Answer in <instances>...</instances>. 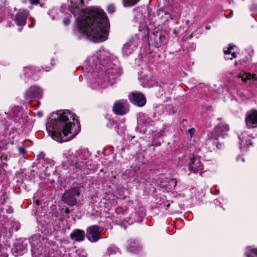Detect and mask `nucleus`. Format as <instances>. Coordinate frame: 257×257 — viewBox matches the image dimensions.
<instances>
[{"instance_id":"423d86ee","label":"nucleus","mask_w":257,"mask_h":257,"mask_svg":"<svg viewBox=\"0 0 257 257\" xmlns=\"http://www.w3.org/2000/svg\"><path fill=\"white\" fill-rule=\"evenodd\" d=\"M158 16L163 22L172 20L178 13L177 10H174L172 6L166 5L160 8L157 10Z\"/></svg>"},{"instance_id":"bf43d9fd","label":"nucleus","mask_w":257,"mask_h":257,"mask_svg":"<svg viewBox=\"0 0 257 257\" xmlns=\"http://www.w3.org/2000/svg\"><path fill=\"white\" fill-rule=\"evenodd\" d=\"M192 34L190 36V38H192Z\"/></svg>"},{"instance_id":"72a5a7b5","label":"nucleus","mask_w":257,"mask_h":257,"mask_svg":"<svg viewBox=\"0 0 257 257\" xmlns=\"http://www.w3.org/2000/svg\"><path fill=\"white\" fill-rule=\"evenodd\" d=\"M125 128L122 124H119L115 126V130L117 134L121 135L125 131Z\"/></svg>"},{"instance_id":"6e6552de","label":"nucleus","mask_w":257,"mask_h":257,"mask_svg":"<svg viewBox=\"0 0 257 257\" xmlns=\"http://www.w3.org/2000/svg\"><path fill=\"white\" fill-rule=\"evenodd\" d=\"M187 158L186 161L188 163V169L193 173H198L203 169V166L201 162L200 159L197 156L194 154L189 156H185Z\"/></svg>"},{"instance_id":"1a4fd4ad","label":"nucleus","mask_w":257,"mask_h":257,"mask_svg":"<svg viewBox=\"0 0 257 257\" xmlns=\"http://www.w3.org/2000/svg\"><path fill=\"white\" fill-rule=\"evenodd\" d=\"M42 89L37 85H32L28 88L24 93L26 100L32 101L36 99H40L43 96Z\"/></svg>"},{"instance_id":"dca6fc26","label":"nucleus","mask_w":257,"mask_h":257,"mask_svg":"<svg viewBox=\"0 0 257 257\" xmlns=\"http://www.w3.org/2000/svg\"><path fill=\"white\" fill-rule=\"evenodd\" d=\"M129 110V104L126 100H120L115 103L113 106V110L116 114L118 115H124Z\"/></svg>"},{"instance_id":"8fccbe9b","label":"nucleus","mask_w":257,"mask_h":257,"mask_svg":"<svg viewBox=\"0 0 257 257\" xmlns=\"http://www.w3.org/2000/svg\"><path fill=\"white\" fill-rule=\"evenodd\" d=\"M109 123H110V125H114L115 123V121H114V120H111L109 121Z\"/></svg>"},{"instance_id":"9b49d317","label":"nucleus","mask_w":257,"mask_h":257,"mask_svg":"<svg viewBox=\"0 0 257 257\" xmlns=\"http://www.w3.org/2000/svg\"><path fill=\"white\" fill-rule=\"evenodd\" d=\"M79 196V189L72 188L66 191L63 195V201L70 206H74L77 203V198Z\"/></svg>"},{"instance_id":"39448f33","label":"nucleus","mask_w":257,"mask_h":257,"mask_svg":"<svg viewBox=\"0 0 257 257\" xmlns=\"http://www.w3.org/2000/svg\"><path fill=\"white\" fill-rule=\"evenodd\" d=\"M31 246L32 257H48L47 248L50 242L47 237L40 235H35L29 241Z\"/></svg>"},{"instance_id":"f03ea898","label":"nucleus","mask_w":257,"mask_h":257,"mask_svg":"<svg viewBox=\"0 0 257 257\" xmlns=\"http://www.w3.org/2000/svg\"><path fill=\"white\" fill-rule=\"evenodd\" d=\"M69 11L76 18L79 32L94 42L107 40L109 29L108 20L104 12L98 8L80 11L76 5H83L84 0H69Z\"/></svg>"},{"instance_id":"e433bc0d","label":"nucleus","mask_w":257,"mask_h":257,"mask_svg":"<svg viewBox=\"0 0 257 257\" xmlns=\"http://www.w3.org/2000/svg\"><path fill=\"white\" fill-rule=\"evenodd\" d=\"M135 171H133L132 170H127L123 174V175H128L129 177H131V176H133Z\"/></svg>"},{"instance_id":"20e7f679","label":"nucleus","mask_w":257,"mask_h":257,"mask_svg":"<svg viewBox=\"0 0 257 257\" xmlns=\"http://www.w3.org/2000/svg\"><path fill=\"white\" fill-rule=\"evenodd\" d=\"M90 154L87 149L80 148L69 155V161L73 168H75L76 173L88 174L94 169L93 162L88 160Z\"/></svg>"},{"instance_id":"a211bd4d","label":"nucleus","mask_w":257,"mask_h":257,"mask_svg":"<svg viewBox=\"0 0 257 257\" xmlns=\"http://www.w3.org/2000/svg\"><path fill=\"white\" fill-rule=\"evenodd\" d=\"M28 243L26 241H18L14 243L12 249L13 254L16 256H20L23 254L27 248Z\"/></svg>"},{"instance_id":"13d9d810","label":"nucleus","mask_w":257,"mask_h":257,"mask_svg":"<svg viewBox=\"0 0 257 257\" xmlns=\"http://www.w3.org/2000/svg\"><path fill=\"white\" fill-rule=\"evenodd\" d=\"M51 64L53 65V66H54L55 65V64L54 63H53L52 62H51Z\"/></svg>"},{"instance_id":"393cba45","label":"nucleus","mask_w":257,"mask_h":257,"mask_svg":"<svg viewBox=\"0 0 257 257\" xmlns=\"http://www.w3.org/2000/svg\"><path fill=\"white\" fill-rule=\"evenodd\" d=\"M154 45L156 47L159 48L166 43V37L163 34L157 33L156 34H154Z\"/></svg>"},{"instance_id":"7ed1b4c3","label":"nucleus","mask_w":257,"mask_h":257,"mask_svg":"<svg viewBox=\"0 0 257 257\" xmlns=\"http://www.w3.org/2000/svg\"><path fill=\"white\" fill-rule=\"evenodd\" d=\"M76 117L69 110H61L53 113L46 124L49 136L60 143L73 139L80 130V123Z\"/></svg>"},{"instance_id":"2eb2a0df","label":"nucleus","mask_w":257,"mask_h":257,"mask_svg":"<svg viewBox=\"0 0 257 257\" xmlns=\"http://www.w3.org/2000/svg\"><path fill=\"white\" fill-rule=\"evenodd\" d=\"M153 123V121L149 117L148 114L144 113H139L138 118V127L141 132L145 133L147 131L146 128H144L143 125L145 126L152 125Z\"/></svg>"},{"instance_id":"5701e85b","label":"nucleus","mask_w":257,"mask_h":257,"mask_svg":"<svg viewBox=\"0 0 257 257\" xmlns=\"http://www.w3.org/2000/svg\"><path fill=\"white\" fill-rule=\"evenodd\" d=\"M23 73L25 77L28 79L32 78L35 80L38 79L36 69L33 67H25L23 68Z\"/></svg>"},{"instance_id":"6e6d98bb","label":"nucleus","mask_w":257,"mask_h":257,"mask_svg":"<svg viewBox=\"0 0 257 257\" xmlns=\"http://www.w3.org/2000/svg\"><path fill=\"white\" fill-rule=\"evenodd\" d=\"M237 65H238V62H236H236H235V63H234V65H235V66H237Z\"/></svg>"},{"instance_id":"864d4df0","label":"nucleus","mask_w":257,"mask_h":257,"mask_svg":"<svg viewBox=\"0 0 257 257\" xmlns=\"http://www.w3.org/2000/svg\"><path fill=\"white\" fill-rule=\"evenodd\" d=\"M211 29V27L210 26H206L205 27L206 30H210Z\"/></svg>"},{"instance_id":"4468645a","label":"nucleus","mask_w":257,"mask_h":257,"mask_svg":"<svg viewBox=\"0 0 257 257\" xmlns=\"http://www.w3.org/2000/svg\"><path fill=\"white\" fill-rule=\"evenodd\" d=\"M245 124L248 128L257 127V110L251 109L246 112L245 117Z\"/></svg>"},{"instance_id":"c85d7f7f","label":"nucleus","mask_w":257,"mask_h":257,"mask_svg":"<svg viewBox=\"0 0 257 257\" xmlns=\"http://www.w3.org/2000/svg\"><path fill=\"white\" fill-rule=\"evenodd\" d=\"M244 254L245 257H257V247L247 246Z\"/></svg>"},{"instance_id":"603ef678","label":"nucleus","mask_w":257,"mask_h":257,"mask_svg":"<svg viewBox=\"0 0 257 257\" xmlns=\"http://www.w3.org/2000/svg\"><path fill=\"white\" fill-rule=\"evenodd\" d=\"M55 13V10H52L51 11H50V12H49V14L50 15V14H52L53 13Z\"/></svg>"},{"instance_id":"cd10ccee","label":"nucleus","mask_w":257,"mask_h":257,"mask_svg":"<svg viewBox=\"0 0 257 257\" xmlns=\"http://www.w3.org/2000/svg\"><path fill=\"white\" fill-rule=\"evenodd\" d=\"M238 77L241 78L244 81L250 80L257 81V76L254 74H251L249 73H244V74L240 73Z\"/></svg>"},{"instance_id":"49530a36","label":"nucleus","mask_w":257,"mask_h":257,"mask_svg":"<svg viewBox=\"0 0 257 257\" xmlns=\"http://www.w3.org/2000/svg\"><path fill=\"white\" fill-rule=\"evenodd\" d=\"M216 147L218 149H221L222 148V145L220 143H219L218 142H215V143Z\"/></svg>"},{"instance_id":"79ce46f5","label":"nucleus","mask_w":257,"mask_h":257,"mask_svg":"<svg viewBox=\"0 0 257 257\" xmlns=\"http://www.w3.org/2000/svg\"><path fill=\"white\" fill-rule=\"evenodd\" d=\"M45 156V154L43 152H41L40 154L38 155V157L39 159H43L44 158Z\"/></svg>"},{"instance_id":"de8ad7c7","label":"nucleus","mask_w":257,"mask_h":257,"mask_svg":"<svg viewBox=\"0 0 257 257\" xmlns=\"http://www.w3.org/2000/svg\"><path fill=\"white\" fill-rule=\"evenodd\" d=\"M13 212V208L9 206L8 209H7V212L8 213H12Z\"/></svg>"},{"instance_id":"4c0bfd02","label":"nucleus","mask_w":257,"mask_h":257,"mask_svg":"<svg viewBox=\"0 0 257 257\" xmlns=\"http://www.w3.org/2000/svg\"><path fill=\"white\" fill-rule=\"evenodd\" d=\"M195 132V130L194 128H191L189 129L187 131V135H189L190 138H191L192 137V135L194 134Z\"/></svg>"},{"instance_id":"ea45409f","label":"nucleus","mask_w":257,"mask_h":257,"mask_svg":"<svg viewBox=\"0 0 257 257\" xmlns=\"http://www.w3.org/2000/svg\"><path fill=\"white\" fill-rule=\"evenodd\" d=\"M63 24L65 26L68 25L70 23L69 18H65L63 19Z\"/></svg>"},{"instance_id":"a18cd8bd","label":"nucleus","mask_w":257,"mask_h":257,"mask_svg":"<svg viewBox=\"0 0 257 257\" xmlns=\"http://www.w3.org/2000/svg\"><path fill=\"white\" fill-rule=\"evenodd\" d=\"M29 1H30V2L31 4H34V5L38 4L40 3V0H29Z\"/></svg>"},{"instance_id":"aec40b11","label":"nucleus","mask_w":257,"mask_h":257,"mask_svg":"<svg viewBox=\"0 0 257 257\" xmlns=\"http://www.w3.org/2000/svg\"><path fill=\"white\" fill-rule=\"evenodd\" d=\"M178 183L176 179H170L160 182L159 186L160 188L169 192L177 187Z\"/></svg>"},{"instance_id":"412c9836","label":"nucleus","mask_w":257,"mask_h":257,"mask_svg":"<svg viewBox=\"0 0 257 257\" xmlns=\"http://www.w3.org/2000/svg\"><path fill=\"white\" fill-rule=\"evenodd\" d=\"M29 12L26 10H20L16 14L15 19V23L18 26H24L26 24V20Z\"/></svg>"},{"instance_id":"09e8293b","label":"nucleus","mask_w":257,"mask_h":257,"mask_svg":"<svg viewBox=\"0 0 257 257\" xmlns=\"http://www.w3.org/2000/svg\"><path fill=\"white\" fill-rule=\"evenodd\" d=\"M237 161H239L240 160L242 162H244L245 160H244V158L243 157H242V156H239L237 158Z\"/></svg>"},{"instance_id":"c756f323","label":"nucleus","mask_w":257,"mask_h":257,"mask_svg":"<svg viewBox=\"0 0 257 257\" xmlns=\"http://www.w3.org/2000/svg\"><path fill=\"white\" fill-rule=\"evenodd\" d=\"M119 251V248L115 245H112L107 248V253L108 254H115Z\"/></svg>"},{"instance_id":"0eeeda50","label":"nucleus","mask_w":257,"mask_h":257,"mask_svg":"<svg viewBox=\"0 0 257 257\" xmlns=\"http://www.w3.org/2000/svg\"><path fill=\"white\" fill-rule=\"evenodd\" d=\"M229 130V126L224 122L216 126L213 130L208 134L209 140H217L219 137H224Z\"/></svg>"},{"instance_id":"f3484780","label":"nucleus","mask_w":257,"mask_h":257,"mask_svg":"<svg viewBox=\"0 0 257 257\" xmlns=\"http://www.w3.org/2000/svg\"><path fill=\"white\" fill-rule=\"evenodd\" d=\"M128 98L133 104L139 106H143L146 103L145 96L140 92H134L129 95Z\"/></svg>"},{"instance_id":"3c124183","label":"nucleus","mask_w":257,"mask_h":257,"mask_svg":"<svg viewBox=\"0 0 257 257\" xmlns=\"http://www.w3.org/2000/svg\"><path fill=\"white\" fill-rule=\"evenodd\" d=\"M34 202H35L36 204V205L37 206H38L39 205V201L38 200H35V199L34 200Z\"/></svg>"},{"instance_id":"6ab92c4d","label":"nucleus","mask_w":257,"mask_h":257,"mask_svg":"<svg viewBox=\"0 0 257 257\" xmlns=\"http://www.w3.org/2000/svg\"><path fill=\"white\" fill-rule=\"evenodd\" d=\"M238 138L239 139V147L241 150H245L246 148H248L252 144L251 140V138H252L246 132H244L239 135Z\"/></svg>"},{"instance_id":"c03bdc74","label":"nucleus","mask_w":257,"mask_h":257,"mask_svg":"<svg viewBox=\"0 0 257 257\" xmlns=\"http://www.w3.org/2000/svg\"><path fill=\"white\" fill-rule=\"evenodd\" d=\"M231 54V56H232V57L231 58H228V57H225V59H232V58H235L236 57V54L235 52H233V53H230Z\"/></svg>"},{"instance_id":"4d7b16f0","label":"nucleus","mask_w":257,"mask_h":257,"mask_svg":"<svg viewBox=\"0 0 257 257\" xmlns=\"http://www.w3.org/2000/svg\"><path fill=\"white\" fill-rule=\"evenodd\" d=\"M22 31V28L19 29V31L21 32Z\"/></svg>"},{"instance_id":"b1692460","label":"nucleus","mask_w":257,"mask_h":257,"mask_svg":"<svg viewBox=\"0 0 257 257\" xmlns=\"http://www.w3.org/2000/svg\"><path fill=\"white\" fill-rule=\"evenodd\" d=\"M72 240L76 241H81L85 237V232L83 230L80 229L74 230L70 235Z\"/></svg>"},{"instance_id":"4be33fe9","label":"nucleus","mask_w":257,"mask_h":257,"mask_svg":"<svg viewBox=\"0 0 257 257\" xmlns=\"http://www.w3.org/2000/svg\"><path fill=\"white\" fill-rule=\"evenodd\" d=\"M162 132L161 131H155L153 132L151 135L152 138V141H151V143H149L148 147H150L151 146H154L156 147L160 146L163 142L162 137Z\"/></svg>"},{"instance_id":"5fc2aeb1","label":"nucleus","mask_w":257,"mask_h":257,"mask_svg":"<svg viewBox=\"0 0 257 257\" xmlns=\"http://www.w3.org/2000/svg\"><path fill=\"white\" fill-rule=\"evenodd\" d=\"M217 202H218V200H215L214 201V204H216L217 203Z\"/></svg>"},{"instance_id":"a878e982","label":"nucleus","mask_w":257,"mask_h":257,"mask_svg":"<svg viewBox=\"0 0 257 257\" xmlns=\"http://www.w3.org/2000/svg\"><path fill=\"white\" fill-rule=\"evenodd\" d=\"M127 248L131 252H136L141 249V246L138 240H130L128 241Z\"/></svg>"},{"instance_id":"ddd939ff","label":"nucleus","mask_w":257,"mask_h":257,"mask_svg":"<svg viewBox=\"0 0 257 257\" xmlns=\"http://www.w3.org/2000/svg\"><path fill=\"white\" fill-rule=\"evenodd\" d=\"M8 114L9 118L11 119L17 123V126H19L21 124L23 119L21 116L23 115V111L22 108L18 106H14L11 107L10 112Z\"/></svg>"},{"instance_id":"bb28decb","label":"nucleus","mask_w":257,"mask_h":257,"mask_svg":"<svg viewBox=\"0 0 257 257\" xmlns=\"http://www.w3.org/2000/svg\"><path fill=\"white\" fill-rule=\"evenodd\" d=\"M142 15L141 14L139 13L137 14V15L135 16V21H136V22H139L138 19L139 18H141L142 17ZM140 24H141V25L139 26V31H144V33L145 37H147V36L149 35V30H150V28L147 25H146L145 26H144L143 24H142V22H139Z\"/></svg>"},{"instance_id":"c9c22d12","label":"nucleus","mask_w":257,"mask_h":257,"mask_svg":"<svg viewBox=\"0 0 257 257\" xmlns=\"http://www.w3.org/2000/svg\"><path fill=\"white\" fill-rule=\"evenodd\" d=\"M114 7L112 5L108 6L107 11L108 13L111 14L114 12Z\"/></svg>"},{"instance_id":"473e14b6","label":"nucleus","mask_w":257,"mask_h":257,"mask_svg":"<svg viewBox=\"0 0 257 257\" xmlns=\"http://www.w3.org/2000/svg\"><path fill=\"white\" fill-rule=\"evenodd\" d=\"M149 78H150L149 77H146V78L144 79V81H145L146 80H147V82H145L144 84H142V85L144 87H147V86L151 87L152 85H153V82H155V81L151 79V80L150 81V80H149Z\"/></svg>"},{"instance_id":"a19ab883","label":"nucleus","mask_w":257,"mask_h":257,"mask_svg":"<svg viewBox=\"0 0 257 257\" xmlns=\"http://www.w3.org/2000/svg\"><path fill=\"white\" fill-rule=\"evenodd\" d=\"M18 151L20 155H24L26 152V150L22 147H19Z\"/></svg>"},{"instance_id":"37998d69","label":"nucleus","mask_w":257,"mask_h":257,"mask_svg":"<svg viewBox=\"0 0 257 257\" xmlns=\"http://www.w3.org/2000/svg\"><path fill=\"white\" fill-rule=\"evenodd\" d=\"M30 18L31 19L32 23H31V24L29 25L28 26V27H29V28H33L35 26V21L31 17Z\"/></svg>"},{"instance_id":"9d476101","label":"nucleus","mask_w":257,"mask_h":257,"mask_svg":"<svg viewBox=\"0 0 257 257\" xmlns=\"http://www.w3.org/2000/svg\"><path fill=\"white\" fill-rule=\"evenodd\" d=\"M103 230V227L97 225L89 226L86 229V236L91 242H95L100 238V234Z\"/></svg>"},{"instance_id":"2f4dec72","label":"nucleus","mask_w":257,"mask_h":257,"mask_svg":"<svg viewBox=\"0 0 257 257\" xmlns=\"http://www.w3.org/2000/svg\"><path fill=\"white\" fill-rule=\"evenodd\" d=\"M21 227L20 223L18 222H13L11 223V228L13 231H18Z\"/></svg>"},{"instance_id":"f704fd0d","label":"nucleus","mask_w":257,"mask_h":257,"mask_svg":"<svg viewBox=\"0 0 257 257\" xmlns=\"http://www.w3.org/2000/svg\"><path fill=\"white\" fill-rule=\"evenodd\" d=\"M235 46L230 44L228 47L227 50L224 51V53L225 55H229L231 53V50L233 49Z\"/></svg>"},{"instance_id":"f257e3e1","label":"nucleus","mask_w":257,"mask_h":257,"mask_svg":"<svg viewBox=\"0 0 257 257\" xmlns=\"http://www.w3.org/2000/svg\"><path fill=\"white\" fill-rule=\"evenodd\" d=\"M83 70L87 73L90 87L99 90L115 83L122 73L116 60L110 54L99 50L89 55L84 62Z\"/></svg>"},{"instance_id":"f8f14e48","label":"nucleus","mask_w":257,"mask_h":257,"mask_svg":"<svg viewBox=\"0 0 257 257\" xmlns=\"http://www.w3.org/2000/svg\"><path fill=\"white\" fill-rule=\"evenodd\" d=\"M138 46V39L137 38L130 39L123 45L122 48V55L124 56H128L137 48Z\"/></svg>"},{"instance_id":"58836bf2","label":"nucleus","mask_w":257,"mask_h":257,"mask_svg":"<svg viewBox=\"0 0 257 257\" xmlns=\"http://www.w3.org/2000/svg\"><path fill=\"white\" fill-rule=\"evenodd\" d=\"M7 118H9L8 114L7 112L1 113L0 112V121L2 120L3 119H6Z\"/></svg>"},{"instance_id":"7c9ffc66","label":"nucleus","mask_w":257,"mask_h":257,"mask_svg":"<svg viewBox=\"0 0 257 257\" xmlns=\"http://www.w3.org/2000/svg\"><path fill=\"white\" fill-rule=\"evenodd\" d=\"M140 0H123L124 7L133 6L136 5Z\"/></svg>"}]
</instances>
